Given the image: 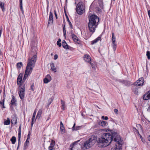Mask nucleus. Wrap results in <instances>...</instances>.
I'll return each mask as SVG.
<instances>
[{
	"mask_svg": "<svg viewBox=\"0 0 150 150\" xmlns=\"http://www.w3.org/2000/svg\"><path fill=\"white\" fill-rule=\"evenodd\" d=\"M121 139L117 133L114 132H111V134L108 133L103 134L101 138L97 140L98 146L99 147H105L109 145L112 141L116 142L114 148L112 150H122V144L119 141Z\"/></svg>",
	"mask_w": 150,
	"mask_h": 150,
	"instance_id": "1",
	"label": "nucleus"
},
{
	"mask_svg": "<svg viewBox=\"0 0 150 150\" xmlns=\"http://www.w3.org/2000/svg\"><path fill=\"white\" fill-rule=\"evenodd\" d=\"M31 51L34 54H31L33 55L32 58H29L28 60L25 75L23 79L22 83L24 82L28 75L32 72L33 69L35 66L37 58V47H31Z\"/></svg>",
	"mask_w": 150,
	"mask_h": 150,
	"instance_id": "2",
	"label": "nucleus"
},
{
	"mask_svg": "<svg viewBox=\"0 0 150 150\" xmlns=\"http://www.w3.org/2000/svg\"><path fill=\"white\" fill-rule=\"evenodd\" d=\"M99 21V18L96 15H92L90 16L88 27L90 32L92 33L95 32V28L97 27Z\"/></svg>",
	"mask_w": 150,
	"mask_h": 150,
	"instance_id": "3",
	"label": "nucleus"
},
{
	"mask_svg": "<svg viewBox=\"0 0 150 150\" xmlns=\"http://www.w3.org/2000/svg\"><path fill=\"white\" fill-rule=\"evenodd\" d=\"M95 136H93L90 138L88 140L86 141L84 143V147L86 149H88L91 147L95 143L96 141L98 142V140ZM98 143V142H97Z\"/></svg>",
	"mask_w": 150,
	"mask_h": 150,
	"instance_id": "4",
	"label": "nucleus"
},
{
	"mask_svg": "<svg viewBox=\"0 0 150 150\" xmlns=\"http://www.w3.org/2000/svg\"><path fill=\"white\" fill-rule=\"evenodd\" d=\"M76 11L79 15H81L84 12V7L81 2H79L77 4L76 7Z\"/></svg>",
	"mask_w": 150,
	"mask_h": 150,
	"instance_id": "5",
	"label": "nucleus"
},
{
	"mask_svg": "<svg viewBox=\"0 0 150 150\" xmlns=\"http://www.w3.org/2000/svg\"><path fill=\"white\" fill-rule=\"evenodd\" d=\"M18 94L21 99L22 100H24L25 97V85L21 87V86L19 87Z\"/></svg>",
	"mask_w": 150,
	"mask_h": 150,
	"instance_id": "6",
	"label": "nucleus"
},
{
	"mask_svg": "<svg viewBox=\"0 0 150 150\" xmlns=\"http://www.w3.org/2000/svg\"><path fill=\"white\" fill-rule=\"evenodd\" d=\"M144 82V79L143 77H141L138 79L137 81L134 83V85L136 86H141L143 85Z\"/></svg>",
	"mask_w": 150,
	"mask_h": 150,
	"instance_id": "7",
	"label": "nucleus"
},
{
	"mask_svg": "<svg viewBox=\"0 0 150 150\" xmlns=\"http://www.w3.org/2000/svg\"><path fill=\"white\" fill-rule=\"evenodd\" d=\"M83 58L85 62H87L88 63H89L91 62V58L90 56L88 54H85L84 55Z\"/></svg>",
	"mask_w": 150,
	"mask_h": 150,
	"instance_id": "8",
	"label": "nucleus"
},
{
	"mask_svg": "<svg viewBox=\"0 0 150 150\" xmlns=\"http://www.w3.org/2000/svg\"><path fill=\"white\" fill-rule=\"evenodd\" d=\"M53 15L52 13L51 12V11L50 13L48 19V24H50L53 23Z\"/></svg>",
	"mask_w": 150,
	"mask_h": 150,
	"instance_id": "9",
	"label": "nucleus"
},
{
	"mask_svg": "<svg viewBox=\"0 0 150 150\" xmlns=\"http://www.w3.org/2000/svg\"><path fill=\"white\" fill-rule=\"evenodd\" d=\"M71 36L73 40L75 42H77V43L79 44L80 41L79 40L78 37L76 35L73 34H72Z\"/></svg>",
	"mask_w": 150,
	"mask_h": 150,
	"instance_id": "10",
	"label": "nucleus"
},
{
	"mask_svg": "<svg viewBox=\"0 0 150 150\" xmlns=\"http://www.w3.org/2000/svg\"><path fill=\"white\" fill-rule=\"evenodd\" d=\"M55 144V142L54 140H52L51 141L50 145L48 147L49 150H52L54 149V147Z\"/></svg>",
	"mask_w": 150,
	"mask_h": 150,
	"instance_id": "11",
	"label": "nucleus"
},
{
	"mask_svg": "<svg viewBox=\"0 0 150 150\" xmlns=\"http://www.w3.org/2000/svg\"><path fill=\"white\" fill-rule=\"evenodd\" d=\"M101 35H100L94 40L91 41V44L92 45H93L94 44L96 43L97 42H98V41L101 40Z\"/></svg>",
	"mask_w": 150,
	"mask_h": 150,
	"instance_id": "12",
	"label": "nucleus"
},
{
	"mask_svg": "<svg viewBox=\"0 0 150 150\" xmlns=\"http://www.w3.org/2000/svg\"><path fill=\"white\" fill-rule=\"evenodd\" d=\"M16 100L13 96H12V99L11 102V104L12 105H16Z\"/></svg>",
	"mask_w": 150,
	"mask_h": 150,
	"instance_id": "13",
	"label": "nucleus"
},
{
	"mask_svg": "<svg viewBox=\"0 0 150 150\" xmlns=\"http://www.w3.org/2000/svg\"><path fill=\"white\" fill-rule=\"evenodd\" d=\"M143 99L144 100H147L150 99V97L147 92L143 95Z\"/></svg>",
	"mask_w": 150,
	"mask_h": 150,
	"instance_id": "14",
	"label": "nucleus"
},
{
	"mask_svg": "<svg viewBox=\"0 0 150 150\" xmlns=\"http://www.w3.org/2000/svg\"><path fill=\"white\" fill-rule=\"evenodd\" d=\"M11 123L12 124L15 125L17 123V120L16 117L14 116L12 117V119L11 120Z\"/></svg>",
	"mask_w": 150,
	"mask_h": 150,
	"instance_id": "15",
	"label": "nucleus"
},
{
	"mask_svg": "<svg viewBox=\"0 0 150 150\" xmlns=\"http://www.w3.org/2000/svg\"><path fill=\"white\" fill-rule=\"evenodd\" d=\"M42 113V110L41 109H39L38 112L36 117V119H39Z\"/></svg>",
	"mask_w": 150,
	"mask_h": 150,
	"instance_id": "16",
	"label": "nucleus"
},
{
	"mask_svg": "<svg viewBox=\"0 0 150 150\" xmlns=\"http://www.w3.org/2000/svg\"><path fill=\"white\" fill-rule=\"evenodd\" d=\"M29 141V140L26 139V141L24 144L23 148L25 150L27 149L28 146Z\"/></svg>",
	"mask_w": 150,
	"mask_h": 150,
	"instance_id": "17",
	"label": "nucleus"
},
{
	"mask_svg": "<svg viewBox=\"0 0 150 150\" xmlns=\"http://www.w3.org/2000/svg\"><path fill=\"white\" fill-rule=\"evenodd\" d=\"M99 124L103 127H105L107 125V122L106 121H102L99 122Z\"/></svg>",
	"mask_w": 150,
	"mask_h": 150,
	"instance_id": "18",
	"label": "nucleus"
},
{
	"mask_svg": "<svg viewBox=\"0 0 150 150\" xmlns=\"http://www.w3.org/2000/svg\"><path fill=\"white\" fill-rule=\"evenodd\" d=\"M61 108L63 110H64L66 108L65 102L64 101L62 100H61Z\"/></svg>",
	"mask_w": 150,
	"mask_h": 150,
	"instance_id": "19",
	"label": "nucleus"
},
{
	"mask_svg": "<svg viewBox=\"0 0 150 150\" xmlns=\"http://www.w3.org/2000/svg\"><path fill=\"white\" fill-rule=\"evenodd\" d=\"M65 16H66V18L67 19V21H68V22H69V26L70 27V28H72V27H73V26H72V24L71 23V22H70V21H69V19L66 12L65 11Z\"/></svg>",
	"mask_w": 150,
	"mask_h": 150,
	"instance_id": "20",
	"label": "nucleus"
},
{
	"mask_svg": "<svg viewBox=\"0 0 150 150\" xmlns=\"http://www.w3.org/2000/svg\"><path fill=\"white\" fill-rule=\"evenodd\" d=\"M51 67L52 71H54V72H56V68L54 67V63H52L50 64Z\"/></svg>",
	"mask_w": 150,
	"mask_h": 150,
	"instance_id": "21",
	"label": "nucleus"
},
{
	"mask_svg": "<svg viewBox=\"0 0 150 150\" xmlns=\"http://www.w3.org/2000/svg\"><path fill=\"white\" fill-rule=\"evenodd\" d=\"M112 46L113 48L114 51H115L116 50L117 47V44L116 42H112Z\"/></svg>",
	"mask_w": 150,
	"mask_h": 150,
	"instance_id": "22",
	"label": "nucleus"
},
{
	"mask_svg": "<svg viewBox=\"0 0 150 150\" xmlns=\"http://www.w3.org/2000/svg\"><path fill=\"white\" fill-rule=\"evenodd\" d=\"M10 141L11 142L12 144H15L16 141V137L15 136H13L11 139Z\"/></svg>",
	"mask_w": 150,
	"mask_h": 150,
	"instance_id": "23",
	"label": "nucleus"
},
{
	"mask_svg": "<svg viewBox=\"0 0 150 150\" xmlns=\"http://www.w3.org/2000/svg\"><path fill=\"white\" fill-rule=\"evenodd\" d=\"M75 123H74L72 128V131L79 130L80 128V127L79 126H77L75 128Z\"/></svg>",
	"mask_w": 150,
	"mask_h": 150,
	"instance_id": "24",
	"label": "nucleus"
},
{
	"mask_svg": "<svg viewBox=\"0 0 150 150\" xmlns=\"http://www.w3.org/2000/svg\"><path fill=\"white\" fill-rule=\"evenodd\" d=\"M80 140H78L74 142H73L70 145V148L71 149V150H72V149L74 147V146L75 145V144H76L77 143L79 142Z\"/></svg>",
	"mask_w": 150,
	"mask_h": 150,
	"instance_id": "25",
	"label": "nucleus"
},
{
	"mask_svg": "<svg viewBox=\"0 0 150 150\" xmlns=\"http://www.w3.org/2000/svg\"><path fill=\"white\" fill-rule=\"evenodd\" d=\"M138 88L137 87H133L132 88V90L133 92L135 94H137L138 93Z\"/></svg>",
	"mask_w": 150,
	"mask_h": 150,
	"instance_id": "26",
	"label": "nucleus"
},
{
	"mask_svg": "<svg viewBox=\"0 0 150 150\" xmlns=\"http://www.w3.org/2000/svg\"><path fill=\"white\" fill-rule=\"evenodd\" d=\"M22 79H17V84L18 85H19V86H21V83L22 82Z\"/></svg>",
	"mask_w": 150,
	"mask_h": 150,
	"instance_id": "27",
	"label": "nucleus"
},
{
	"mask_svg": "<svg viewBox=\"0 0 150 150\" xmlns=\"http://www.w3.org/2000/svg\"><path fill=\"white\" fill-rule=\"evenodd\" d=\"M10 119L9 118H7V120L5 121L4 122V124L6 125H8L10 124Z\"/></svg>",
	"mask_w": 150,
	"mask_h": 150,
	"instance_id": "28",
	"label": "nucleus"
},
{
	"mask_svg": "<svg viewBox=\"0 0 150 150\" xmlns=\"http://www.w3.org/2000/svg\"><path fill=\"white\" fill-rule=\"evenodd\" d=\"M112 42H116V38L115 37V34L113 33H112Z\"/></svg>",
	"mask_w": 150,
	"mask_h": 150,
	"instance_id": "29",
	"label": "nucleus"
},
{
	"mask_svg": "<svg viewBox=\"0 0 150 150\" xmlns=\"http://www.w3.org/2000/svg\"><path fill=\"white\" fill-rule=\"evenodd\" d=\"M0 7H1L2 10V11L4 12L5 10V8L4 7V4L2 3L1 1H0Z\"/></svg>",
	"mask_w": 150,
	"mask_h": 150,
	"instance_id": "30",
	"label": "nucleus"
},
{
	"mask_svg": "<svg viewBox=\"0 0 150 150\" xmlns=\"http://www.w3.org/2000/svg\"><path fill=\"white\" fill-rule=\"evenodd\" d=\"M63 47L65 49H69L70 47L67 45V43H65L64 44H62Z\"/></svg>",
	"mask_w": 150,
	"mask_h": 150,
	"instance_id": "31",
	"label": "nucleus"
},
{
	"mask_svg": "<svg viewBox=\"0 0 150 150\" xmlns=\"http://www.w3.org/2000/svg\"><path fill=\"white\" fill-rule=\"evenodd\" d=\"M23 4L22 1L20 2V8L21 11L22 13H23Z\"/></svg>",
	"mask_w": 150,
	"mask_h": 150,
	"instance_id": "32",
	"label": "nucleus"
},
{
	"mask_svg": "<svg viewBox=\"0 0 150 150\" xmlns=\"http://www.w3.org/2000/svg\"><path fill=\"white\" fill-rule=\"evenodd\" d=\"M23 65V64L22 62H18L17 64V66L18 68H20Z\"/></svg>",
	"mask_w": 150,
	"mask_h": 150,
	"instance_id": "33",
	"label": "nucleus"
},
{
	"mask_svg": "<svg viewBox=\"0 0 150 150\" xmlns=\"http://www.w3.org/2000/svg\"><path fill=\"white\" fill-rule=\"evenodd\" d=\"M122 82H123V84L127 86L129 84V81H128L123 80Z\"/></svg>",
	"mask_w": 150,
	"mask_h": 150,
	"instance_id": "34",
	"label": "nucleus"
},
{
	"mask_svg": "<svg viewBox=\"0 0 150 150\" xmlns=\"http://www.w3.org/2000/svg\"><path fill=\"white\" fill-rule=\"evenodd\" d=\"M146 55L148 59H150V52L149 51H148L146 52Z\"/></svg>",
	"mask_w": 150,
	"mask_h": 150,
	"instance_id": "35",
	"label": "nucleus"
},
{
	"mask_svg": "<svg viewBox=\"0 0 150 150\" xmlns=\"http://www.w3.org/2000/svg\"><path fill=\"white\" fill-rule=\"evenodd\" d=\"M63 32L64 33V37H66V31L65 29V26L64 25L63 27Z\"/></svg>",
	"mask_w": 150,
	"mask_h": 150,
	"instance_id": "36",
	"label": "nucleus"
},
{
	"mask_svg": "<svg viewBox=\"0 0 150 150\" xmlns=\"http://www.w3.org/2000/svg\"><path fill=\"white\" fill-rule=\"evenodd\" d=\"M50 81L47 78H46V77L44 79V82L45 83H47L50 82Z\"/></svg>",
	"mask_w": 150,
	"mask_h": 150,
	"instance_id": "37",
	"label": "nucleus"
},
{
	"mask_svg": "<svg viewBox=\"0 0 150 150\" xmlns=\"http://www.w3.org/2000/svg\"><path fill=\"white\" fill-rule=\"evenodd\" d=\"M89 63L91 65V66L92 67V68L95 69L96 68V66L94 64L91 63V62H90Z\"/></svg>",
	"mask_w": 150,
	"mask_h": 150,
	"instance_id": "38",
	"label": "nucleus"
},
{
	"mask_svg": "<svg viewBox=\"0 0 150 150\" xmlns=\"http://www.w3.org/2000/svg\"><path fill=\"white\" fill-rule=\"evenodd\" d=\"M134 129L135 130V131L137 132V134H139V135H140V137L142 139V136L139 133L138 131L135 128H134Z\"/></svg>",
	"mask_w": 150,
	"mask_h": 150,
	"instance_id": "39",
	"label": "nucleus"
},
{
	"mask_svg": "<svg viewBox=\"0 0 150 150\" xmlns=\"http://www.w3.org/2000/svg\"><path fill=\"white\" fill-rule=\"evenodd\" d=\"M53 100V99L52 98H50L48 100V105H50L52 102Z\"/></svg>",
	"mask_w": 150,
	"mask_h": 150,
	"instance_id": "40",
	"label": "nucleus"
},
{
	"mask_svg": "<svg viewBox=\"0 0 150 150\" xmlns=\"http://www.w3.org/2000/svg\"><path fill=\"white\" fill-rule=\"evenodd\" d=\"M46 77L50 81L51 80V77L49 75H47L46 76Z\"/></svg>",
	"mask_w": 150,
	"mask_h": 150,
	"instance_id": "41",
	"label": "nucleus"
},
{
	"mask_svg": "<svg viewBox=\"0 0 150 150\" xmlns=\"http://www.w3.org/2000/svg\"><path fill=\"white\" fill-rule=\"evenodd\" d=\"M60 129L62 132H64V125L62 127V126H60Z\"/></svg>",
	"mask_w": 150,
	"mask_h": 150,
	"instance_id": "42",
	"label": "nucleus"
},
{
	"mask_svg": "<svg viewBox=\"0 0 150 150\" xmlns=\"http://www.w3.org/2000/svg\"><path fill=\"white\" fill-rule=\"evenodd\" d=\"M102 119L103 120H107L108 119V117L107 116L105 117L104 116H102Z\"/></svg>",
	"mask_w": 150,
	"mask_h": 150,
	"instance_id": "43",
	"label": "nucleus"
},
{
	"mask_svg": "<svg viewBox=\"0 0 150 150\" xmlns=\"http://www.w3.org/2000/svg\"><path fill=\"white\" fill-rule=\"evenodd\" d=\"M114 112L117 115L118 114V111L117 109H115L114 110Z\"/></svg>",
	"mask_w": 150,
	"mask_h": 150,
	"instance_id": "44",
	"label": "nucleus"
},
{
	"mask_svg": "<svg viewBox=\"0 0 150 150\" xmlns=\"http://www.w3.org/2000/svg\"><path fill=\"white\" fill-rule=\"evenodd\" d=\"M3 30V28L2 26L0 27V38L1 37L2 32Z\"/></svg>",
	"mask_w": 150,
	"mask_h": 150,
	"instance_id": "45",
	"label": "nucleus"
},
{
	"mask_svg": "<svg viewBox=\"0 0 150 150\" xmlns=\"http://www.w3.org/2000/svg\"><path fill=\"white\" fill-rule=\"evenodd\" d=\"M2 101V102L0 101V104L1 105H3L4 103V99H3Z\"/></svg>",
	"mask_w": 150,
	"mask_h": 150,
	"instance_id": "46",
	"label": "nucleus"
},
{
	"mask_svg": "<svg viewBox=\"0 0 150 150\" xmlns=\"http://www.w3.org/2000/svg\"><path fill=\"white\" fill-rule=\"evenodd\" d=\"M54 14L55 15V17H56V19H57V13H56V11L55 10H54Z\"/></svg>",
	"mask_w": 150,
	"mask_h": 150,
	"instance_id": "47",
	"label": "nucleus"
},
{
	"mask_svg": "<svg viewBox=\"0 0 150 150\" xmlns=\"http://www.w3.org/2000/svg\"><path fill=\"white\" fill-rule=\"evenodd\" d=\"M57 44L59 47H60L62 45L61 43L60 42H57Z\"/></svg>",
	"mask_w": 150,
	"mask_h": 150,
	"instance_id": "48",
	"label": "nucleus"
},
{
	"mask_svg": "<svg viewBox=\"0 0 150 150\" xmlns=\"http://www.w3.org/2000/svg\"><path fill=\"white\" fill-rule=\"evenodd\" d=\"M34 86V85L33 83L32 85L31 86V89L32 90V91H34V89L33 88V87Z\"/></svg>",
	"mask_w": 150,
	"mask_h": 150,
	"instance_id": "49",
	"label": "nucleus"
},
{
	"mask_svg": "<svg viewBox=\"0 0 150 150\" xmlns=\"http://www.w3.org/2000/svg\"><path fill=\"white\" fill-rule=\"evenodd\" d=\"M58 58V55L57 54H55L54 57V59L55 60H56Z\"/></svg>",
	"mask_w": 150,
	"mask_h": 150,
	"instance_id": "50",
	"label": "nucleus"
},
{
	"mask_svg": "<svg viewBox=\"0 0 150 150\" xmlns=\"http://www.w3.org/2000/svg\"><path fill=\"white\" fill-rule=\"evenodd\" d=\"M21 131L18 132V137H21Z\"/></svg>",
	"mask_w": 150,
	"mask_h": 150,
	"instance_id": "51",
	"label": "nucleus"
},
{
	"mask_svg": "<svg viewBox=\"0 0 150 150\" xmlns=\"http://www.w3.org/2000/svg\"><path fill=\"white\" fill-rule=\"evenodd\" d=\"M22 75H21V74H20L19 75V76H18L17 78H19V79H22Z\"/></svg>",
	"mask_w": 150,
	"mask_h": 150,
	"instance_id": "52",
	"label": "nucleus"
},
{
	"mask_svg": "<svg viewBox=\"0 0 150 150\" xmlns=\"http://www.w3.org/2000/svg\"><path fill=\"white\" fill-rule=\"evenodd\" d=\"M30 138V133L29 132L27 135V139H28L29 140Z\"/></svg>",
	"mask_w": 150,
	"mask_h": 150,
	"instance_id": "53",
	"label": "nucleus"
},
{
	"mask_svg": "<svg viewBox=\"0 0 150 150\" xmlns=\"http://www.w3.org/2000/svg\"><path fill=\"white\" fill-rule=\"evenodd\" d=\"M36 110H35L33 112V116L34 117V116L35 117V115L36 114Z\"/></svg>",
	"mask_w": 150,
	"mask_h": 150,
	"instance_id": "54",
	"label": "nucleus"
},
{
	"mask_svg": "<svg viewBox=\"0 0 150 150\" xmlns=\"http://www.w3.org/2000/svg\"><path fill=\"white\" fill-rule=\"evenodd\" d=\"M18 131H21V125L20 124L18 128Z\"/></svg>",
	"mask_w": 150,
	"mask_h": 150,
	"instance_id": "55",
	"label": "nucleus"
},
{
	"mask_svg": "<svg viewBox=\"0 0 150 150\" xmlns=\"http://www.w3.org/2000/svg\"><path fill=\"white\" fill-rule=\"evenodd\" d=\"M148 14L149 18H150V10H149L148 11Z\"/></svg>",
	"mask_w": 150,
	"mask_h": 150,
	"instance_id": "56",
	"label": "nucleus"
},
{
	"mask_svg": "<svg viewBox=\"0 0 150 150\" xmlns=\"http://www.w3.org/2000/svg\"><path fill=\"white\" fill-rule=\"evenodd\" d=\"M147 111L148 112H150V105L149 106L148 108H147Z\"/></svg>",
	"mask_w": 150,
	"mask_h": 150,
	"instance_id": "57",
	"label": "nucleus"
},
{
	"mask_svg": "<svg viewBox=\"0 0 150 150\" xmlns=\"http://www.w3.org/2000/svg\"><path fill=\"white\" fill-rule=\"evenodd\" d=\"M35 117L34 116V117L33 116L32 121H33V122H34V120H35Z\"/></svg>",
	"mask_w": 150,
	"mask_h": 150,
	"instance_id": "58",
	"label": "nucleus"
},
{
	"mask_svg": "<svg viewBox=\"0 0 150 150\" xmlns=\"http://www.w3.org/2000/svg\"><path fill=\"white\" fill-rule=\"evenodd\" d=\"M21 137H18V142H21Z\"/></svg>",
	"mask_w": 150,
	"mask_h": 150,
	"instance_id": "59",
	"label": "nucleus"
},
{
	"mask_svg": "<svg viewBox=\"0 0 150 150\" xmlns=\"http://www.w3.org/2000/svg\"><path fill=\"white\" fill-rule=\"evenodd\" d=\"M60 126H62V127L64 125L62 121L60 122Z\"/></svg>",
	"mask_w": 150,
	"mask_h": 150,
	"instance_id": "60",
	"label": "nucleus"
},
{
	"mask_svg": "<svg viewBox=\"0 0 150 150\" xmlns=\"http://www.w3.org/2000/svg\"><path fill=\"white\" fill-rule=\"evenodd\" d=\"M65 43H66V42L65 40H63L62 41V44H64Z\"/></svg>",
	"mask_w": 150,
	"mask_h": 150,
	"instance_id": "61",
	"label": "nucleus"
},
{
	"mask_svg": "<svg viewBox=\"0 0 150 150\" xmlns=\"http://www.w3.org/2000/svg\"><path fill=\"white\" fill-rule=\"evenodd\" d=\"M123 80H118V81L122 83H123V82H122L123 81Z\"/></svg>",
	"mask_w": 150,
	"mask_h": 150,
	"instance_id": "62",
	"label": "nucleus"
},
{
	"mask_svg": "<svg viewBox=\"0 0 150 150\" xmlns=\"http://www.w3.org/2000/svg\"><path fill=\"white\" fill-rule=\"evenodd\" d=\"M147 92V93L149 94V96L150 97V90L148 91Z\"/></svg>",
	"mask_w": 150,
	"mask_h": 150,
	"instance_id": "63",
	"label": "nucleus"
},
{
	"mask_svg": "<svg viewBox=\"0 0 150 150\" xmlns=\"http://www.w3.org/2000/svg\"><path fill=\"white\" fill-rule=\"evenodd\" d=\"M4 104L2 105V108H5V106H4Z\"/></svg>",
	"mask_w": 150,
	"mask_h": 150,
	"instance_id": "64",
	"label": "nucleus"
}]
</instances>
